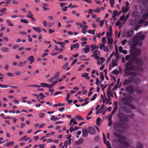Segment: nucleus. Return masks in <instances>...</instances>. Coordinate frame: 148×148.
Segmentation results:
<instances>
[{"mask_svg": "<svg viewBox=\"0 0 148 148\" xmlns=\"http://www.w3.org/2000/svg\"><path fill=\"white\" fill-rule=\"evenodd\" d=\"M113 134L115 136L119 138L115 139L116 142H118L126 147H129V143L124 140L125 139L124 136L115 132H113Z\"/></svg>", "mask_w": 148, "mask_h": 148, "instance_id": "f257e3e1", "label": "nucleus"}, {"mask_svg": "<svg viewBox=\"0 0 148 148\" xmlns=\"http://www.w3.org/2000/svg\"><path fill=\"white\" fill-rule=\"evenodd\" d=\"M113 126L115 130L121 133L124 132V130L123 128L127 129L129 127V125L128 124L126 123L124 124L121 123L120 121L117 123H114Z\"/></svg>", "mask_w": 148, "mask_h": 148, "instance_id": "f03ea898", "label": "nucleus"}, {"mask_svg": "<svg viewBox=\"0 0 148 148\" xmlns=\"http://www.w3.org/2000/svg\"><path fill=\"white\" fill-rule=\"evenodd\" d=\"M129 44L130 46L139 45L141 46L142 45L143 43L141 41L137 39L136 36H134L129 41Z\"/></svg>", "mask_w": 148, "mask_h": 148, "instance_id": "7ed1b4c3", "label": "nucleus"}, {"mask_svg": "<svg viewBox=\"0 0 148 148\" xmlns=\"http://www.w3.org/2000/svg\"><path fill=\"white\" fill-rule=\"evenodd\" d=\"M130 51L132 56H138L141 53V50L140 49H130Z\"/></svg>", "mask_w": 148, "mask_h": 148, "instance_id": "20e7f679", "label": "nucleus"}, {"mask_svg": "<svg viewBox=\"0 0 148 148\" xmlns=\"http://www.w3.org/2000/svg\"><path fill=\"white\" fill-rule=\"evenodd\" d=\"M125 67L126 68L127 71H136V66L132 65L130 63H127Z\"/></svg>", "mask_w": 148, "mask_h": 148, "instance_id": "39448f33", "label": "nucleus"}, {"mask_svg": "<svg viewBox=\"0 0 148 148\" xmlns=\"http://www.w3.org/2000/svg\"><path fill=\"white\" fill-rule=\"evenodd\" d=\"M134 60L135 64L139 66H141L143 64V60L142 58H135L134 59Z\"/></svg>", "mask_w": 148, "mask_h": 148, "instance_id": "423d86ee", "label": "nucleus"}, {"mask_svg": "<svg viewBox=\"0 0 148 148\" xmlns=\"http://www.w3.org/2000/svg\"><path fill=\"white\" fill-rule=\"evenodd\" d=\"M102 135L104 143L107 145V148H111V144L108 141H106V137L104 133H103Z\"/></svg>", "mask_w": 148, "mask_h": 148, "instance_id": "0eeeda50", "label": "nucleus"}, {"mask_svg": "<svg viewBox=\"0 0 148 148\" xmlns=\"http://www.w3.org/2000/svg\"><path fill=\"white\" fill-rule=\"evenodd\" d=\"M143 18L141 19L138 23L139 24H142L144 23L145 20H148V12L145 14H144L143 15Z\"/></svg>", "mask_w": 148, "mask_h": 148, "instance_id": "6e6552de", "label": "nucleus"}, {"mask_svg": "<svg viewBox=\"0 0 148 148\" xmlns=\"http://www.w3.org/2000/svg\"><path fill=\"white\" fill-rule=\"evenodd\" d=\"M134 34V31L131 30L126 32L124 33V35L127 37H132Z\"/></svg>", "mask_w": 148, "mask_h": 148, "instance_id": "1a4fd4ad", "label": "nucleus"}, {"mask_svg": "<svg viewBox=\"0 0 148 148\" xmlns=\"http://www.w3.org/2000/svg\"><path fill=\"white\" fill-rule=\"evenodd\" d=\"M135 36L136 37L137 39L139 38L141 40H143L145 38V35L143 34L142 32L138 33L136 34V36Z\"/></svg>", "mask_w": 148, "mask_h": 148, "instance_id": "9d476101", "label": "nucleus"}, {"mask_svg": "<svg viewBox=\"0 0 148 148\" xmlns=\"http://www.w3.org/2000/svg\"><path fill=\"white\" fill-rule=\"evenodd\" d=\"M126 70L125 71V73L127 76L130 75L132 77H134L137 73L135 72H132Z\"/></svg>", "mask_w": 148, "mask_h": 148, "instance_id": "9b49d317", "label": "nucleus"}, {"mask_svg": "<svg viewBox=\"0 0 148 148\" xmlns=\"http://www.w3.org/2000/svg\"><path fill=\"white\" fill-rule=\"evenodd\" d=\"M129 3L128 1L126 2V5L125 6V9L124 7L123 6L122 8V12L123 13H125L127 11L129 8Z\"/></svg>", "mask_w": 148, "mask_h": 148, "instance_id": "f8f14e48", "label": "nucleus"}, {"mask_svg": "<svg viewBox=\"0 0 148 148\" xmlns=\"http://www.w3.org/2000/svg\"><path fill=\"white\" fill-rule=\"evenodd\" d=\"M89 133L92 134L94 135L95 133V130L93 127H90L88 128Z\"/></svg>", "mask_w": 148, "mask_h": 148, "instance_id": "ddd939ff", "label": "nucleus"}, {"mask_svg": "<svg viewBox=\"0 0 148 148\" xmlns=\"http://www.w3.org/2000/svg\"><path fill=\"white\" fill-rule=\"evenodd\" d=\"M90 50V47L89 45H86V47L82 49V51L83 52H85L86 53H88Z\"/></svg>", "mask_w": 148, "mask_h": 148, "instance_id": "4468645a", "label": "nucleus"}, {"mask_svg": "<svg viewBox=\"0 0 148 148\" xmlns=\"http://www.w3.org/2000/svg\"><path fill=\"white\" fill-rule=\"evenodd\" d=\"M119 118L122 121L127 122L129 120V118L125 115L121 116Z\"/></svg>", "mask_w": 148, "mask_h": 148, "instance_id": "2eb2a0df", "label": "nucleus"}, {"mask_svg": "<svg viewBox=\"0 0 148 148\" xmlns=\"http://www.w3.org/2000/svg\"><path fill=\"white\" fill-rule=\"evenodd\" d=\"M134 79H133V82L135 84L140 83L141 82L140 79L139 78H136V75L134 77H133Z\"/></svg>", "mask_w": 148, "mask_h": 148, "instance_id": "dca6fc26", "label": "nucleus"}, {"mask_svg": "<svg viewBox=\"0 0 148 148\" xmlns=\"http://www.w3.org/2000/svg\"><path fill=\"white\" fill-rule=\"evenodd\" d=\"M79 46V44L78 43H76L71 45L70 47V50H72L74 48L78 49Z\"/></svg>", "mask_w": 148, "mask_h": 148, "instance_id": "f3484780", "label": "nucleus"}, {"mask_svg": "<svg viewBox=\"0 0 148 148\" xmlns=\"http://www.w3.org/2000/svg\"><path fill=\"white\" fill-rule=\"evenodd\" d=\"M126 90L130 93H133L134 90L132 87L131 86H128L126 88Z\"/></svg>", "mask_w": 148, "mask_h": 148, "instance_id": "a211bd4d", "label": "nucleus"}, {"mask_svg": "<svg viewBox=\"0 0 148 148\" xmlns=\"http://www.w3.org/2000/svg\"><path fill=\"white\" fill-rule=\"evenodd\" d=\"M88 135V133L87 130L86 129H84L82 130V135L83 136L86 137Z\"/></svg>", "mask_w": 148, "mask_h": 148, "instance_id": "6ab92c4d", "label": "nucleus"}, {"mask_svg": "<svg viewBox=\"0 0 148 148\" xmlns=\"http://www.w3.org/2000/svg\"><path fill=\"white\" fill-rule=\"evenodd\" d=\"M83 141L84 139L83 138H80L75 142V144L77 145H79L82 144Z\"/></svg>", "mask_w": 148, "mask_h": 148, "instance_id": "aec40b11", "label": "nucleus"}, {"mask_svg": "<svg viewBox=\"0 0 148 148\" xmlns=\"http://www.w3.org/2000/svg\"><path fill=\"white\" fill-rule=\"evenodd\" d=\"M90 47L91 48V51H93L94 50H97L99 48V47L98 46H96L95 45H91Z\"/></svg>", "mask_w": 148, "mask_h": 148, "instance_id": "412c9836", "label": "nucleus"}, {"mask_svg": "<svg viewBox=\"0 0 148 148\" xmlns=\"http://www.w3.org/2000/svg\"><path fill=\"white\" fill-rule=\"evenodd\" d=\"M133 82V81L129 79H126L124 80V84L125 85H127L130 84Z\"/></svg>", "mask_w": 148, "mask_h": 148, "instance_id": "4be33fe9", "label": "nucleus"}, {"mask_svg": "<svg viewBox=\"0 0 148 148\" xmlns=\"http://www.w3.org/2000/svg\"><path fill=\"white\" fill-rule=\"evenodd\" d=\"M1 51L3 52H8L10 51V49L7 47H3L1 48Z\"/></svg>", "mask_w": 148, "mask_h": 148, "instance_id": "5701e85b", "label": "nucleus"}, {"mask_svg": "<svg viewBox=\"0 0 148 148\" xmlns=\"http://www.w3.org/2000/svg\"><path fill=\"white\" fill-rule=\"evenodd\" d=\"M27 62V61L24 60L23 62L20 61L18 62V66L19 67H23Z\"/></svg>", "mask_w": 148, "mask_h": 148, "instance_id": "b1692460", "label": "nucleus"}, {"mask_svg": "<svg viewBox=\"0 0 148 148\" xmlns=\"http://www.w3.org/2000/svg\"><path fill=\"white\" fill-rule=\"evenodd\" d=\"M33 29L36 32L38 33H40L41 32V30L40 27H33Z\"/></svg>", "mask_w": 148, "mask_h": 148, "instance_id": "393cba45", "label": "nucleus"}, {"mask_svg": "<svg viewBox=\"0 0 148 148\" xmlns=\"http://www.w3.org/2000/svg\"><path fill=\"white\" fill-rule=\"evenodd\" d=\"M27 59L29 62L32 61V62H34V57L32 56H31L28 57L27 58Z\"/></svg>", "mask_w": 148, "mask_h": 148, "instance_id": "a878e982", "label": "nucleus"}, {"mask_svg": "<svg viewBox=\"0 0 148 148\" xmlns=\"http://www.w3.org/2000/svg\"><path fill=\"white\" fill-rule=\"evenodd\" d=\"M112 67L117 66L116 61L115 60H113L112 61Z\"/></svg>", "mask_w": 148, "mask_h": 148, "instance_id": "bb28decb", "label": "nucleus"}, {"mask_svg": "<svg viewBox=\"0 0 148 148\" xmlns=\"http://www.w3.org/2000/svg\"><path fill=\"white\" fill-rule=\"evenodd\" d=\"M124 112L125 113H130L131 112V110L126 107H124L123 109Z\"/></svg>", "mask_w": 148, "mask_h": 148, "instance_id": "cd10ccee", "label": "nucleus"}, {"mask_svg": "<svg viewBox=\"0 0 148 148\" xmlns=\"http://www.w3.org/2000/svg\"><path fill=\"white\" fill-rule=\"evenodd\" d=\"M117 108V102H116V104L114 106L113 111L112 112V114H114L116 112Z\"/></svg>", "mask_w": 148, "mask_h": 148, "instance_id": "c85d7f7f", "label": "nucleus"}, {"mask_svg": "<svg viewBox=\"0 0 148 148\" xmlns=\"http://www.w3.org/2000/svg\"><path fill=\"white\" fill-rule=\"evenodd\" d=\"M129 108L132 109H136L135 106L132 103H130L127 106Z\"/></svg>", "mask_w": 148, "mask_h": 148, "instance_id": "c756f323", "label": "nucleus"}, {"mask_svg": "<svg viewBox=\"0 0 148 148\" xmlns=\"http://www.w3.org/2000/svg\"><path fill=\"white\" fill-rule=\"evenodd\" d=\"M107 39L108 40L107 42L108 43L109 45L112 44L113 41V39L110 37L107 38Z\"/></svg>", "mask_w": 148, "mask_h": 148, "instance_id": "7c9ffc66", "label": "nucleus"}, {"mask_svg": "<svg viewBox=\"0 0 148 148\" xmlns=\"http://www.w3.org/2000/svg\"><path fill=\"white\" fill-rule=\"evenodd\" d=\"M143 145L140 142L137 143V148H143Z\"/></svg>", "mask_w": 148, "mask_h": 148, "instance_id": "2f4dec72", "label": "nucleus"}, {"mask_svg": "<svg viewBox=\"0 0 148 148\" xmlns=\"http://www.w3.org/2000/svg\"><path fill=\"white\" fill-rule=\"evenodd\" d=\"M96 31L95 29L92 30H89L87 31L88 33H90V34H92L93 35H94L95 34V32Z\"/></svg>", "mask_w": 148, "mask_h": 148, "instance_id": "473e14b6", "label": "nucleus"}, {"mask_svg": "<svg viewBox=\"0 0 148 148\" xmlns=\"http://www.w3.org/2000/svg\"><path fill=\"white\" fill-rule=\"evenodd\" d=\"M128 100H127L125 98H124L123 99V101L124 103L126 105L128 106V104L130 102H128Z\"/></svg>", "mask_w": 148, "mask_h": 148, "instance_id": "72a5a7b5", "label": "nucleus"}, {"mask_svg": "<svg viewBox=\"0 0 148 148\" xmlns=\"http://www.w3.org/2000/svg\"><path fill=\"white\" fill-rule=\"evenodd\" d=\"M101 97L103 103H104L106 101L108 100V99L106 97H103L102 95H101Z\"/></svg>", "mask_w": 148, "mask_h": 148, "instance_id": "f704fd0d", "label": "nucleus"}, {"mask_svg": "<svg viewBox=\"0 0 148 148\" xmlns=\"http://www.w3.org/2000/svg\"><path fill=\"white\" fill-rule=\"evenodd\" d=\"M101 121V119L99 117L96 120L97 125L98 126H99L100 122Z\"/></svg>", "mask_w": 148, "mask_h": 148, "instance_id": "c9c22d12", "label": "nucleus"}, {"mask_svg": "<svg viewBox=\"0 0 148 148\" xmlns=\"http://www.w3.org/2000/svg\"><path fill=\"white\" fill-rule=\"evenodd\" d=\"M100 79H101V80L100 81V84L101 83L102 81L104 79V76L103 75V73L102 72L101 73H100Z\"/></svg>", "mask_w": 148, "mask_h": 148, "instance_id": "e433bc0d", "label": "nucleus"}, {"mask_svg": "<svg viewBox=\"0 0 148 148\" xmlns=\"http://www.w3.org/2000/svg\"><path fill=\"white\" fill-rule=\"evenodd\" d=\"M92 53L95 55H99L100 54L101 52L98 51V50H96L95 51L93 52Z\"/></svg>", "mask_w": 148, "mask_h": 148, "instance_id": "4c0bfd02", "label": "nucleus"}, {"mask_svg": "<svg viewBox=\"0 0 148 148\" xmlns=\"http://www.w3.org/2000/svg\"><path fill=\"white\" fill-rule=\"evenodd\" d=\"M104 107H105V105L104 104H103L101 105V108L100 109V110H99V111H100V112L101 113H102V112H103V111L104 108Z\"/></svg>", "mask_w": 148, "mask_h": 148, "instance_id": "58836bf2", "label": "nucleus"}, {"mask_svg": "<svg viewBox=\"0 0 148 148\" xmlns=\"http://www.w3.org/2000/svg\"><path fill=\"white\" fill-rule=\"evenodd\" d=\"M118 13V11L117 10H115L114 11L113 14L112 18H115L116 16Z\"/></svg>", "mask_w": 148, "mask_h": 148, "instance_id": "ea45409f", "label": "nucleus"}, {"mask_svg": "<svg viewBox=\"0 0 148 148\" xmlns=\"http://www.w3.org/2000/svg\"><path fill=\"white\" fill-rule=\"evenodd\" d=\"M94 140L95 142L97 143L99 142L100 140L99 137L98 136H95L94 138Z\"/></svg>", "mask_w": 148, "mask_h": 148, "instance_id": "a19ab883", "label": "nucleus"}, {"mask_svg": "<svg viewBox=\"0 0 148 148\" xmlns=\"http://www.w3.org/2000/svg\"><path fill=\"white\" fill-rule=\"evenodd\" d=\"M14 144V142L13 141H12V142H11L10 143H7L6 144V145L7 147H8L10 146H12Z\"/></svg>", "mask_w": 148, "mask_h": 148, "instance_id": "79ce46f5", "label": "nucleus"}, {"mask_svg": "<svg viewBox=\"0 0 148 148\" xmlns=\"http://www.w3.org/2000/svg\"><path fill=\"white\" fill-rule=\"evenodd\" d=\"M28 15H26V16L27 17H28L29 18H31L33 16V14L32 12L31 11H29L28 12Z\"/></svg>", "mask_w": 148, "mask_h": 148, "instance_id": "37998d69", "label": "nucleus"}, {"mask_svg": "<svg viewBox=\"0 0 148 148\" xmlns=\"http://www.w3.org/2000/svg\"><path fill=\"white\" fill-rule=\"evenodd\" d=\"M12 3L13 4L16 5H18L19 4V2L17 1L13 0L12 1Z\"/></svg>", "mask_w": 148, "mask_h": 148, "instance_id": "c03bdc74", "label": "nucleus"}, {"mask_svg": "<svg viewBox=\"0 0 148 148\" xmlns=\"http://www.w3.org/2000/svg\"><path fill=\"white\" fill-rule=\"evenodd\" d=\"M102 44H104L105 45L106 42V38L105 37H103L102 39Z\"/></svg>", "mask_w": 148, "mask_h": 148, "instance_id": "a18cd8bd", "label": "nucleus"}, {"mask_svg": "<svg viewBox=\"0 0 148 148\" xmlns=\"http://www.w3.org/2000/svg\"><path fill=\"white\" fill-rule=\"evenodd\" d=\"M114 0H110V3L111 5V6L112 8H113L114 7L113 4H114Z\"/></svg>", "mask_w": 148, "mask_h": 148, "instance_id": "49530a36", "label": "nucleus"}, {"mask_svg": "<svg viewBox=\"0 0 148 148\" xmlns=\"http://www.w3.org/2000/svg\"><path fill=\"white\" fill-rule=\"evenodd\" d=\"M100 11V9L99 8H96L93 11L94 12H96L97 13H99Z\"/></svg>", "mask_w": 148, "mask_h": 148, "instance_id": "de8ad7c7", "label": "nucleus"}, {"mask_svg": "<svg viewBox=\"0 0 148 148\" xmlns=\"http://www.w3.org/2000/svg\"><path fill=\"white\" fill-rule=\"evenodd\" d=\"M112 73L114 74L118 75L119 72L117 70H114L112 71Z\"/></svg>", "mask_w": 148, "mask_h": 148, "instance_id": "09e8293b", "label": "nucleus"}, {"mask_svg": "<svg viewBox=\"0 0 148 148\" xmlns=\"http://www.w3.org/2000/svg\"><path fill=\"white\" fill-rule=\"evenodd\" d=\"M105 45L104 44H99V48L101 50H102L105 47Z\"/></svg>", "mask_w": 148, "mask_h": 148, "instance_id": "8fccbe9b", "label": "nucleus"}, {"mask_svg": "<svg viewBox=\"0 0 148 148\" xmlns=\"http://www.w3.org/2000/svg\"><path fill=\"white\" fill-rule=\"evenodd\" d=\"M20 21L22 23L27 24L28 23V21L25 19H22L20 20Z\"/></svg>", "mask_w": 148, "mask_h": 148, "instance_id": "3c124183", "label": "nucleus"}, {"mask_svg": "<svg viewBox=\"0 0 148 148\" xmlns=\"http://www.w3.org/2000/svg\"><path fill=\"white\" fill-rule=\"evenodd\" d=\"M100 61H101V65H102L104 61L105 60V59L104 58L101 57L100 58Z\"/></svg>", "mask_w": 148, "mask_h": 148, "instance_id": "603ef678", "label": "nucleus"}, {"mask_svg": "<svg viewBox=\"0 0 148 148\" xmlns=\"http://www.w3.org/2000/svg\"><path fill=\"white\" fill-rule=\"evenodd\" d=\"M30 86V87H36L37 88H39L40 87V86L39 85H28L27 86Z\"/></svg>", "mask_w": 148, "mask_h": 148, "instance_id": "864d4df0", "label": "nucleus"}, {"mask_svg": "<svg viewBox=\"0 0 148 148\" xmlns=\"http://www.w3.org/2000/svg\"><path fill=\"white\" fill-rule=\"evenodd\" d=\"M109 50V48L107 46H105L103 48V51H108Z\"/></svg>", "mask_w": 148, "mask_h": 148, "instance_id": "5fc2aeb1", "label": "nucleus"}, {"mask_svg": "<svg viewBox=\"0 0 148 148\" xmlns=\"http://www.w3.org/2000/svg\"><path fill=\"white\" fill-rule=\"evenodd\" d=\"M105 21L104 20L100 21V23L99 24V26L100 27H102L103 25V24L104 23Z\"/></svg>", "mask_w": 148, "mask_h": 148, "instance_id": "6e6d98bb", "label": "nucleus"}, {"mask_svg": "<svg viewBox=\"0 0 148 148\" xmlns=\"http://www.w3.org/2000/svg\"><path fill=\"white\" fill-rule=\"evenodd\" d=\"M7 23L8 24V25L9 26H12V27L14 26L13 24H12L11 23V22L10 21H9V20H7Z\"/></svg>", "mask_w": 148, "mask_h": 148, "instance_id": "4d7b16f0", "label": "nucleus"}, {"mask_svg": "<svg viewBox=\"0 0 148 148\" xmlns=\"http://www.w3.org/2000/svg\"><path fill=\"white\" fill-rule=\"evenodd\" d=\"M108 97H114L113 95L111 93V92H107Z\"/></svg>", "mask_w": 148, "mask_h": 148, "instance_id": "13d9d810", "label": "nucleus"}, {"mask_svg": "<svg viewBox=\"0 0 148 148\" xmlns=\"http://www.w3.org/2000/svg\"><path fill=\"white\" fill-rule=\"evenodd\" d=\"M97 96V94H94L92 98L91 99V101H93L95 100Z\"/></svg>", "mask_w": 148, "mask_h": 148, "instance_id": "bf43d9fd", "label": "nucleus"}, {"mask_svg": "<svg viewBox=\"0 0 148 148\" xmlns=\"http://www.w3.org/2000/svg\"><path fill=\"white\" fill-rule=\"evenodd\" d=\"M76 118L78 119V120L84 119L81 118V116L80 115H78L76 116Z\"/></svg>", "mask_w": 148, "mask_h": 148, "instance_id": "052dcab7", "label": "nucleus"}, {"mask_svg": "<svg viewBox=\"0 0 148 148\" xmlns=\"http://www.w3.org/2000/svg\"><path fill=\"white\" fill-rule=\"evenodd\" d=\"M107 85H106V84H101L100 85V87L101 88H103V89H102V90L103 91V89L106 88V86H107Z\"/></svg>", "mask_w": 148, "mask_h": 148, "instance_id": "680f3d73", "label": "nucleus"}, {"mask_svg": "<svg viewBox=\"0 0 148 148\" xmlns=\"http://www.w3.org/2000/svg\"><path fill=\"white\" fill-rule=\"evenodd\" d=\"M41 86L43 87H46L47 85V84H46L45 83H41L40 84Z\"/></svg>", "mask_w": 148, "mask_h": 148, "instance_id": "e2e57ef3", "label": "nucleus"}, {"mask_svg": "<svg viewBox=\"0 0 148 148\" xmlns=\"http://www.w3.org/2000/svg\"><path fill=\"white\" fill-rule=\"evenodd\" d=\"M70 94V93H68L67 94V96L66 98V101H67L69 99Z\"/></svg>", "mask_w": 148, "mask_h": 148, "instance_id": "0e129e2a", "label": "nucleus"}, {"mask_svg": "<svg viewBox=\"0 0 148 148\" xmlns=\"http://www.w3.org/2000/svg\"><path fill=\"white\" fill-rule=\"evenodd\" d=\"M26 137H27V136H23L22 138H20L19 139V141H23V140H25V138Z\"/></svg>", "mask_w": 148, "mask_h": 148, "instance_id": "69168bd1", "label": "nucleus"}, {"mask_svg": "<svg viewBox=\"0 0 148 148\" xmlns=\"http://www.w3.org/2000/svg\"><path fill=\"white\" fill-rule=\"evenodd\" d=\"M40 148H44L45 146V144H43V145H42L40 144L38 145Z\"/></svg>", "mask_w": 148, "mask_h": 148, "instance_id": "338daca9", "label": "nucleus"}, {"mask_svg": "<svg viewBox=\"0 0 148 148\" xmlns=\"http://www.w3.org/2000/svg\"><path fill=\"white\" fill-rule=\"evenodd\" d=\"M109 121L108 123V126H110L112 125V120H109Z\"/></svg>", "mask_w": 148, "mask_h": 148, "instance_id": "774afa93", "label": "nucleus"}]
</instances>
